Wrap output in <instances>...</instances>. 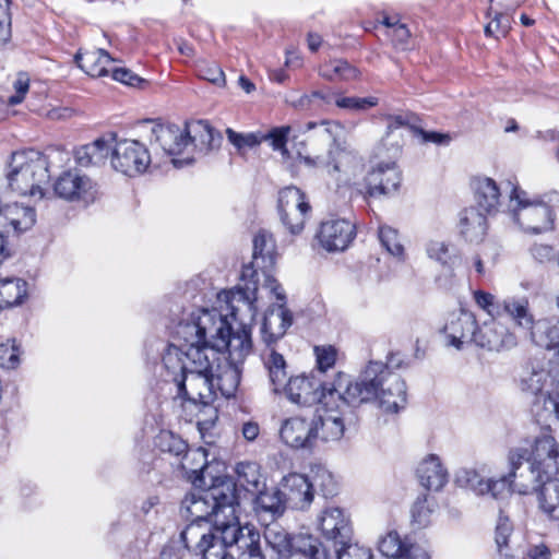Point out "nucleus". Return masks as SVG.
<instances>
[{"instance_id":"obj_1","label":"nucleus","mask_w":559,"mask_h":559,"mask_svg":"<svg viewBox=\"0 0 559 559\" xmlns=\"http://www.w3.org/2000/svg\"><path fill=\"white\" fill-rule=\"evenodd\" d=\"M282 391L300 406L331 405L343 399L349 404L372 403L384 413H397L406 404L404 380L381 361H370L355 379L338 373L331 384L305 374L290 377Z\"/></svg>"},{"instance_id":"obj_2","label":"nucleus","mask_w":559,"mask_h":559,"mask_svg":"<svg viewBox=\"0 0 559 559\" xmlns=\"http://www.w3.org/2000/svg\"><path fill=\"white\" fill-rule=\"evenodd\" d=\"M238 507L235 484L217 478L209 488L188 493L181 501L180 513L190 522L212 525L225 543L243 547L251 545L255 530L240 525Z\"/></svg>"},{"instance_id":"obj_3","label":"nucleus","mask_w":559,"mask_h":559,"mask_svg":"<svg viewBox=\"0 0 559 559\" xmlns=\"http://www.w3.org/2000/svg\"><path fill=\"white\" fill-rule=\"evenodd\" d=\"M188 357L189 371L174 381L179 396L206 406L218 393L227 399L235 395L240 383L238 364L223 359L213 348H192Z\"/></svg>"},{"instance_id":"obj_4","label":"nucleus","mask_w":559,"mask_h":559,"mask_svg":"<svg viewBox=\"0 0 559 559\" xmlns=\"http://www.w3.org/2000/svg\"><path fill=\"white\" fill-rule=\"evenodd\" d=\"M258 290L255 284L218 294V302H224V323L222 333L215 336L213 349L218 350L224 359L241 362L252 349L251 324L258 313Z\"/></svg>"},{"instance_id":"obj_5","label":"nucleus","mask_w":559,"mask_h":559,"mask_svg":"<svg viewBox=\"0 0 559 559\" xmlns=\"http://www.w3.org/2000/svg\"><path fill=\"white\" fill-rule=\"evenodd\" d=\"M219 309H199L189 318L179 323L177 336L183 341L181 346L168 345L163 354V365L168 381H175L189 371L190 359L188 353L192 348H213L217 334L222 333L224 323L225 304L219 302Z\"/></svg>"},{"instance_id":"obj_6","label":"nucleus","mask_w":559,"mask_h":559,"mask_svg":"<svg viewBox=\"0 0 559 559\" xmlns=\"http://www.w3.org/2000/svg\"><path fill=\"white\" fill-rule=\"evenodd\" d=\"M300 132L310 133V142L321 139L329 145L328 154H314L304 159L308 165L324 166L328 173L336 174V180L349 183L362 170V158L354 151L347 150L343 140L345 128L334 120H321L319 122H307Z\"/></svg>"},{"instance_id":"obj_7","label":"nucleus","mask_w":559,"mask_h":559,"mask_svg":"<svg viewBox=\"0 0 559 559\" xmlns=\"http://www.w3.org/2000/svg\"><path fill=\"white\" fill-rule=\"evenodd\" d=\"M526 451L512 449L508 454L509 472L499 478L484 479L475 469H461L456 474V481L469 487L476 495H490L495 499H504L512 491L520 495H528L532 491V484L528 483L521 469Z\"/></svg>"},{"instance_id":"obj_8","label":"nucleus","mask_w":559,"mask_h":559,"mask_svg":"<svg viewBox=\"0 0 559 559\" xmlns=\"http://www.w3.org/2000/svg\"><path fill=\"white\" fill-rule=\"evenodd\" d=\"M47 159L34 150L15 152L8 165V187L21 195L44 198L43 186L48 182Z\"/></svg>"},{"instance_id":"obj_9","label":"nucleus","mask_w":559,"mask_h":559,"mask_svg":"<svg viewBox=\"0 0 559 559\" xmlns=\"http://www.w3.org/2000/svg\"><path fill=\"white\" fill-rule=\"evenodd\" d=\"M508 213L525 233L540 234L554 228L555 213L542 198L532 197L518 185L509 193Z\"/></svg>"},{"instance_id":"obj_10","label":"nucleus","mask_w":559,"mask_h":559,"mask_svg":"<svg viewBox=\"0 0 559 559\" xmlns=\"http://www.w3.org/2000/svg\"><path fill=\"white\" fill-rule=\"evenodd\" d=\"M275 259L276 246L273 235L266 230H260L253 238L251 266H246L242 271V280L246 281L247 277H251V280L239 286H252L254 283L258 287V282L260 280L259 271H261L264 278L262 289L267 290L270 294H273L282 300L284 298V290L277 280L269 273L275 264Z\"/></svg>"},{"instance_id":"obj_11","label":"nucleus","mask_w":559,"mask_h":559,"mask_svg":"<svg viewBox=\"0 0 559 559\" xmlns=\"http://www.w3.org/2000/svg\"><path fill=\"white\" fill-rule=\"evenodd\" d=\"M266 552L265 559H288L296 549L310 559H328L329 552L320 542L311 536H297L292 539L288 533L277 524L267 525L264 530Z\"/></svg>"},{"instance_id":"obj_12","label":"nucleus","mask_w":559,"mask_h":559,"mask_svg":"<svg viewBox=\"0 0 559 559\" xmlns=\"http://www.w3.org/2000/svg\"><path fill=\"white\" fill-rule=\"evenodd\" d=\"M520 449L526 451L527 479L540 480L559 474V444L549 427L543 428L528 448Z\"/></svg>"},{"instance_id":"obj_13","label":"nucleus","mask_w":559,"mask_h":559,"mask_svg":"<svg viewBox=\"0 0 559 559\" xmlns=\"http://www.w3.org/2000/svg\"><path fill=\"white\" fill-rule=\"evenodd\" d=\"M183 547L203 559H235L227 548H236L237 544L225 543L212 525L202 522H190L180 533Z\"/></svg>"},{"instance_id":"obj_14","label":"nucleus","mask_w":559,"mask_h":559,"mask_svg":"<svg viewBox=\"0 0 559 559\" xmlns=\"http://www.w3.org/2000/svg\"><path fill=\"white\" fill-rule=\"evenodd\" d=\"M37 221L33 206L17 202L4 203L0 199V264L10 255L7 238L31 230Z\"/></svg>"},{"instance_id":"obj_15","label":"nucleus","mask_w":559,"mask_h":559,"mask_svg":"<svg viewBox=\"0 0 559 559\" xmlns=\"http://www.w3.org/2000/svg\"><path fill=\"white\" fill-rule=\"evenodd\" d=\"M359 405L349 404L343 399H336V402L331 405H321L318 415L311 418L316 424L317 440H340L344 435L346 424L353 419V408Z\"/></svg>"},{"instance_id":"obj_16","label":"nucleus","mask_w":559,"mask_h":559,"mask_svg":"<svg viewBox=\"0 0 559 559\" xmlns=\"http://www.w3.org/2000/svg\"><path fill=\"white\" fill-rule=\"evenodd\" d=\"M151 164L147 147L138 140L115 138L110 165L116 170L129 177H135L146 171Z\"/></svg>"},{"instance_id":"obj_17","label":"nucleus","mask_w":559,"mask_h":559,"mask_svg":"<svg viewBox=\"0 0 559 559\" xmlns=\"http://www.w3.org/2000/svg\"><path fill=\"white\" fill-rule=\"evenodd\" d=\"M278 213L282 223L293 235L304 230L310 205L304 192L296 187H286L278 193Z\"/></svg>"},{"instance_id":"obj_18","label":"nucleus","mask_w":559,"mask_h":559,"mask_svg":"<svg viewBox=\"0 0 559 559\" xmlns=\"http://www.w3.org/2000/svg\"><path fill=\"white\" fill-rule=\"evenodd\" d=\"M402 183V171L393 160L374 164L365 177V189L368 198L391 197Z\"/></svg>"},{"instance_id":"obj_19","label":"nucleus","mask_w":559,"mask_h":559,"mask_svg":"<svg viewBox=\"0 0 559 559\" xmlns=\"http://www.w3.org/2000/svg\"><path fill=\"white\" fill-rule=\"evenodd\" d=\"M477 320L473 312L460 309L451 312L442 328L445 346L462 350L476 343Z\"/></svg>"},{"instance_id":"obj_20","label":"nucleus","mask_w":559,"mask_h":559,"mask_svg":"<svg viewBox=\"0 0 559 559\" xmlns=\"http://www.w3.org/2000/svg\"><path fill=\"white\" fill-rule=\"evenodd\" d=\"M317 527L322 537L332 543L334 548L346 545L353 537L349 514L338 507L324 508L317 518Z\"/></svg>"},{"instance_id":"obj_21","label":"nucleus","mask_w":559,"mask_h":559,"mask_svg":"<svg viewBox=\"0 0 559 559\" xmlns=\"http://www.w3.org/2000/svg\"><path fill=\"white\" fill-rule=\"evenodd\" d=\"M355 236V225L352 222L329 217L320 223L314 237L323 250L341 252L348 248Z\"/></svg>"},{"instance_id":"obj_22","label":"nucleus","mask_w":559,"mask_h":559,"mask_svg":"<svg viewBox=\"0 0 559 559\" xmlns=\"http://www.w3.org/2000/svg\"><path fill=\"white\" fill-rule=\"evenodd\" d=\"M147 123L154 141L160 145L167 155L173 156L171 163L175 167L180 168L193 162V158L189 156L178 157L189 146V141L186 139L182 128L177 124H163L153 121H147Z\"/></svg>"},{"instance_id":"obj_23","label":"nucleus","mask_w":559,"mask_h":559,"mask_svg":"<svg viewBox=\"0 0 559 559\" xmlns=\"http://www.w3.org/2000/svg\"><path fill=\"white\" fill-rule=\"evenodd\" d=\"M500 318L492 317L478 325L475 343L477 347L499 353L516 346V335L501 322Z\"/></svg>"},{"instance_id":"obj_24","label":"nucleus","mask_w":559,"mask_h":559,"mask_svg":"<svg viewBox=\"0 0 559 559\" xmlns=\"http://www.w3.org/2000/svg\"><path fill=\"white\" fill-rule=\"evenodd\" d=\"M55 193L64 200L93 201L96 197V185L78 170H68L58 177L53 186Z\"/></svg>"},{"instance_id":"obj_25","label":"nucleus","mask_w":559,"mask_h":559,"mask_svg":"<svg viewBox=\"0 0 559 559\" xmlns=\"http://www.w3.org/2000/svg\"><path fill=\"white\" fill-rule=\"evenodd\" d=\"M316 424L311 418L290 417L280 428V438L293 449H311L317 442Z\"/></svg>"},{"instance_id":"obj_26","label":"nucleus","mask_w":559,"mask_h":559,"mask_svg":"<svg viewBox=\"0 0 559 559\" xmlns=\"http://www.w3.org/2000/svg\"><path fill=\"white\" fill-rule=\"evenodd\" d=\"M280 486L287 507L294 510H307L314 499L313 484L304 474L290 473Z\"/></svg>"},{"instance_id":"obj_27","label":"nucleus","mask_w":559,"mask_h":559,"mask_svg":"<svg viewBox=\"0 0 559 559\" xmlns=\"http://www.w3.org/2000/svg\"><path fill=\"white\" fill-rule=\"evenodd\" d=\"M290 131V127H281L271 130L269 133L260 135L258 133H238L233 129L226 130L228 141L236 146L239 151L251 148L259 145L262 141H267L275 151H281L282 154L287 152L286 142Z\"/></svg>"},{"instance_id":"obj_28","label":"nucleus","mask_w":559,"mask_h":559,"mask_svg":"<svg viewBox=\"0 0 559 559\" xmlns=\"http://www.w3.org/2000/svg\"><path fill=\"white\" fill-rule=\"evenodd\" d=\"M275 298L280 304L269 308L261 326L262 338L267 345L283 337L293 322L292 312L285 307V297L282 300Z\"/></svg>"},{"instance_id":"obj_29","label":"nucleus","mask_w":559,"mask_h":559,"mask_svg":"<svg viewBox=\"0 0 559 559\" xmlns=\"http://www.w3.org/2000/svg\"><path fill=\"white\" fill-rule=\"evenodd\" d=\"M536 495L538 509L550 520L559 521V479L557 476L528 479Z\"/></svg>"},{"instance_id":"obj_30","label":"nucleus","mask_w":559,"mask_h":559,"mask_svg":"<svg viewBox=\"0 0 559 559\" xmlns=\"http://www.w3.org/2000/svg\"><path fill=\"white\" fill-rule=\"evenodd\" d=\"M476 209L487 214L496 213L500 206L501 192L498 183L490 177L476 176L471 181Z\"/></svg>"},{"instance_id":"obj_31","label":"nucleus","mask_w":559,"mask_h":559,"mask_svg":"<svg viewBox=\"0 0 559 559\" xmlns=\"http://www.w3.org/2000/svg\"><path fill=\"white\" fill-rule=\"evenodd\" d=\"M115 135L102 136L74 151L76 163L82 167L103 165L112 154Z\"/></svg>"},{"instance_id":"obj_32","label":"nucleus","mask_w":559,"mask_h":559,"mask_svg":"<svg viewBox=\"0 0 559 559\" xmlns=\"http://www.w3.org/2000/svg\"><path fill=\"white\" fill-rule=\"evenodd\" d=\"M502 316L507 314L520 329L530 333L534 342V332L536 330L537 321L530 311L528 300L525 297H508L501 300Z\"/></svg>"},{"instance_id":"obj_33","label":"nucleus","mask_w":559,"mask_h":559,"mask_svg":"<svg viewBox=\"0 0 559 559\" xmlns=\"http://www.w3.org/2000/svg\"><path fill=\"white\" fill-rule=\"evenodd\" d=\"M416 473L420 485L429 490H440L448 483V471L435 454L423 459Z\"/></svg>"},{"instance_id":"obj_34","label":"nucleus","mask_w":559,"mask_h":559,"mask_svg":"<svg viewBox=\"0 0 559 559\" xmlns=\"http://www.w3.org/2000/svg\"><path fill=\"white\" fill-rule=\"evenodd\" d=\"M487 213L476 207L464 209L460 213V234L469 242H479L487 231Z\"/></svg>"},{"instance_id":"obj_35","label":"nucleus","mask_w":559,"mask_h":559,"mask_svg":"<svg viewBox=\"0 0 559 559\" xmlns=\"http://www.w3.org/2000/svg\"><path fill=\"white\" fill-rule=\"evenodd\" d=\"M257 493L254 511L259 515H269L272 520L282 516L287 508L281 488H262Z\"/></svg>"},{"instance_id":"obj_36","label":"nucleus","mask_w":559,"mask_h":559,"mask_svg":"<svg viewBox=\"0 0 559 559\" xmlns=\"http://www.w3.org/2000/svg\"><path fill=\"white\" fill-rule=\"evenodd\" d=\"M81 70L92 78H100L109 74L107 66L115 59L104 49H93L82 52L79 50L74 57Z\"/></svg>"},{"instance_id":"obj_37","label":"nucleus","mask_w":559,"mask_h":559,"mask_svg":"<svg viewBox=\"0 0 559 559\" xmlns=\"http://www.w3.org/2000/svg\"><path fill=\"white\" fill-rule=\"evenodd\" d=\"M489 15L491 21L485 27L487 36L507 35L511 28V22L508 15L509 11H514L519 3L510 0H490Z\"/></svg>"},{"instance_id":"obj_38","label":"nucleus","mask_w":559,"mask_h":559,"mask_svg":"<svg viewBox=\"0 0 559 559\" xmlns=\"http://www.w3.org/2000/svg\"><path fill=\"white\" fill-rule=\"evenodd\" d=\"M549 377V370H546L540 364L532 361L525 366L520 376V390L526 395L537 397L544 393Z\"/></svg>"},{"instance_id":"obj_39","label":"nucleus","mask_w":559,"mask_h":559,"mask_svg":"<svg viewBox=\"0 0 559 559\" xmlns=\"http://www.w3.org/2000/svg\"><path fill=\"white\" fill-rule=\"evenodd\" d=\"M238 484L247 491L254 493L265 487V479L255 462H239L235 467Z\"/></svg>"},{"instance_id":"obj_40","label":"nucleus","mask_w":559,"mask_h":559,"mask_svg":"<svg viewBox=\"0 0 559 559\" xmlns=\"http://www.w3.org/2000/svg\"><path fill=\"white\" fill-rule=\"evenodd\" d=\"M264 366L269 373V380L274 393H280L286 385L289 378H287V365L283 355L271 349L264 358Z\"/></svg>"},{"instance_id":"obj_41","label":"nucleus","mask_w":559,"mask_h":559,"mask_svg":"<svg viewBox=\"0 0 559 559\" xmlns=\"http://www.w3.org/2000/svg\"><path fill=\"white\" fill-rule=\"evenodd\" d=\"M534 343L546 349H559V319H540L536 323Z\"/></svg>"},{"instance_id":"obj_42","label":"nucleus","mask_w":559,"mask_h":559,"mask_svg":"<svg viewBox=\"0 0 559 559\" xmlns=\"http://www.w3.org/2000/svg\"><path fill=\"white\" fill-rule=\"evenodd\" d=\"M27 295V283L21 278L0 281V308L20 305Z\"/></svg>"},{"instance_id":"obj_43","label":"nucleus","mask_w":559,"mask_h":559,"mask_svg":"<svg viewBox=\"0 0 559 559\" xmlns=\"http://www.w3.org/2000/svg\"><path fill=\"white\" fill-rule=\"evenodd\" d=\"M182 129L189 145H193L200 151L210 148L213 141V130L206 121L195 120L186 122Z\"/></svg>"},{"instance_id":"obj_44","label":"nucleus","mask_w":559,"mask_h":559,"mask_svg":"<svg viewBox=\"0 0 559 559\" xmlns=\"http://www.w3.org/2000/svg\"><path fill=\"white\" fill-rule=\"evenodd\" d=\"M319 74L330 81H352L359 76V71L346 60L333 59L320 67Z\"/></svg>"},{"instance_id":"obj_45","label":"nucleus","mask_w":559,"mask_h":559,"mask_svg":"<svg viewBox=\"0 0 559 559\" xmlns=\"http://www.w3.org/2000/svg\"><path fill=\"white\" fill-rule=\"evenodd\" d=\"M532 412L538 421H547L550 418L559 419V396L557 394H540L535 397Z\"/></svg>"},{"instance_id":"obj_46","label":"nucleus","mask_w":559,"mask_h":559,"mask_svg":"<svg viewBox=\"0 0 559 559\" xmlns=\"http://www.w3.org/2000/svg\"><path fill=\"white\" fill-rule=\"evenodd\" d=\"M379 240L382 247L393 257L403 259L404 246L402 245L399 233L390 226L379 228Z\"/></svg>"},{"instance_id":"obj_47","label":"nucleus","mask_w":559,"mask_h":559,"mask_svg":"<svg viewBox=\"0 0 559 559\" xmlns=\"http://www.w3.org/2000/svg\"><path fill=\"white\" fill-rule=\"evenodd\" d=\"M407 544V540H401L397 533L391 532L379 540L378 548L385 557L402 558Z\"/></svg>"},{"instance_id":"obj_48","label":"nucleus","mask_w":559,"mask_h":559,"mask_svg":"<svg viewBox=\"0 0 559 559\" xmlns=\"http://www.w3.org/2000/svg\"><path fill=\"white\" fill-rule=\"evenodd\" d=\"M427 254L430 259L436 260L441 265L452 267L455 262V255L450 251L449 246L439 240H431L427 245Z\"/></svg>"},{"instance_id":"obj_49","label":"nucleus","mask_w":559,"mask_h":559,"mask_svg":"<svg viewBox=\"0 0 559 559\" xmlns=\"http://www.w3.org/2000/svg\"><path fill=\"white\" fill-rule=\"evenodd\" d=\"M474 300L476 305L481 308L486 313L492 317H502L501 301L490 294L483 290H476L474 293Z\"/></svg>"},{"instance_id":"obj_50","label":"nucleus","mask_w":559,"mask_h":559,"mask_svg":"<svg viewBox=\"0 0 559 559\" xmlns=\"http://www.w3.org/2000/svg\"><path fill=\"white\" fill-rule=\"evenodd\" d=\"M336 559H372L371 550L356 543L348 542L334 548Z\"/></svg>"},{"instance_id":"obj_51","label":"nucleus","mask_w":559,"mask_h":559,"mask_svg":"<svg viewBox=\"0 0 559 559\" xmlns=\"http://www.w3.org/2000/svg\"><path fill=\"white\" fill-rule=\"evenodd\" d=\"M158 445L162 451L180 455L187 451V443L180 437L169 431H162L158 436Z\"/></svg>"},{"instance_id":"obj_52","label":"nucleus","mask_w":559,"mask_h":559,"mask_svg":"<svg viewBox=\"0 0 559 559\" xmlns=\"http://www.w3.org/2000/svg\"><path fill=\"white\" fill-rule=\"evenodd\" d=\"M340 108L365 111L379 104V99L373 96L368 97H341L335 102Z\"/></svg>"},{"instance_id":"obj_53","label":"nucleus","mask_w":559,"mask_h":559,"mask_svg":"<svg viewBox=\"0 0 559 559\" xmlns=\"http://www.w3.org/2000/svg\"><path fill=\"white\" fill-rule=\"evenodd\" d=\"M314 354H316L318 369L321 372H325L326 370L332 368L336 361L337 353H336V349L331 345L316 346Z\"/></svg>"},{"instance_id":"obj_54","label":"nucleus","mask_w":559,"mask_h":559,"mask_svg":"<svg viewBox=\"0 0 559 559\" xmlns=\"http://www.w3.org/2000/svg\"><path fill=\"white\" fill-rule=\"evenodd\" d=\"M512 532V524L508 516L500 512L498 523L496 526L495 540L499 552H502V548L508 545L509 537Z\"/></svg>"},{"instance_id":"obj_55","label":"nucleus","mask_w":559,"mask_h":559,"mask_svg":"<svg viewBox=\"0 0 559 559\" xmlns=\"http://www.w3.org/2000/svg\"><path fill=\"white\" fill-rule=\"evenodd\" d=\"M14 94L8 98V104L11 106L19 105L23 102L29 88V78L26 73H19L13 83Z\"/></svg>"},{"instance_id":"obj_56","label":"nucleus","mask_w":559,"mask_h":559,"mask_svg":"<svg viewBox=\"0 0 559 559\" xmlns=\"http://www.w3.org/2000/svg\"><path fill=\"white\" fill-rule=\"evenodd\" d=\"M10 0H0V44H5L11 37Z\"/></svg>"},{"instance_id":"obj_57","label":"nucleus","mask_w":559,"mask_h":559,"mask_svg":"<svg viewBox=\"0 0 559 559\" xmlns=\"http://www.w3.org/2000/svg\"><path fill=\"white\" fill-rule=\"evenodd\" d=\"M19 361V349L14 343H0V365L14 368Z\"/></svg>"},{"instance_id":"obj_58","label":"nucleus","mask_w":559,"mask_h":559,"mask_svg":"<svg viewBox=\"0 0 559 559\" xmlns=\"http://www.w3.org/2000/svg\"><path fill=\"white\" fill-rule=\"evenodd\" d=\"M260 535L254 531V537L252 536L251 545L237 547L236 551L241 559H265L260 548Z\"/></svg>"},{"instance_id":"obj_59","label":"nucleus","mask_w":559,"mask_h":559,"mask_svg":"<svg viewBox=\"0 0 559 559\" xmlns=\"http://www.w3.org/2000/svg\"><path fill=\"white\" fill-rule=\"evenodd\" d=\"M285 102L299 110H307L312 108L311 96H309V94H301L296 90H292L286 93Z\"/></svg>"},{"instance_id":"obj_60","label":"nucleus","mask_w":559,"mask_h":559,"mask_svg":"<svg viewBox=\"0 0 559 559\" xmlns=\"http://www.w3.org/2000/svg\"><path fill=\"white\" fill-rule=\"evenodd\" d=\"M109 72H111V76L114 80L129 86H138L143 82V80L139 75L134 74L131 70L127 68H115L111 69Z\"/></svg>"},{"instance_id":"obj_61","label":"nucleus","mask_w":559,"mask_h":559,"mask_svg":"<svg viewBox=\"0 0 559 559\" xmlns=\"http://www.w3.org/2000/svg\"><path fill=\"white\" fill-rule=\"evenodd\" d=\"M199 74L202 79L215 85L222 86L225 84V74L223 70L215 64L201 68Z\"/></svg>"},{"instance_id":"obj_62","label":"nucleus","mask_w":559,"mask_h":559,"mask_svg":"<svg viewBox=\"0 0 559 559\" xmlns=\"http://www.w3.org/2000/svg\"><path fill=\"white\" fill-rule=\"evenodd\" d=\"M386 34L392 38V43L396 48H406L411 33L404 24L393 25V29Z\"/></svg>"},{"instance_id":"obj_63","label":"nucleus","mask_w":559,"mask_h":559,"mask_svg":"<svg viewBox=\"0 0 559 559\" xmlns=\"http://www.w3.org/2000/svg\"><path fill=\"white\" fill-rule=\"evenodd\" d=\"M404 559H430L429 554L421 546L408 543L403 554Z\"/></svg>"},{"instance_id":"obj_64","label":"nucleus","mask_w":559,"mask_h":559,"mask_svg":"<svg viewBox=\"0 0 559 559\" xmlns=\"http://www.w3.org/2000/svg\"><path fill=\"white\" fill-rule=\"evenodd\" d=\"M526 555L530 559H550L551 558L550 549L543 543L530 546Z\"/></svg>"}]
</instances>
